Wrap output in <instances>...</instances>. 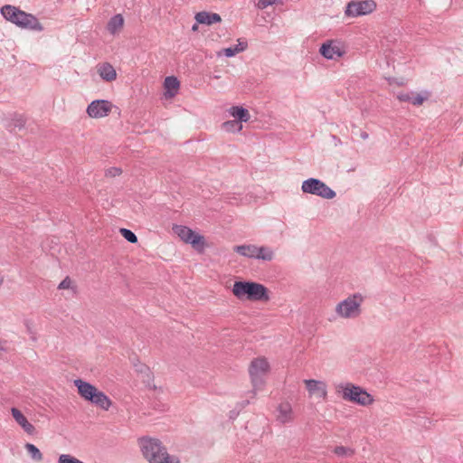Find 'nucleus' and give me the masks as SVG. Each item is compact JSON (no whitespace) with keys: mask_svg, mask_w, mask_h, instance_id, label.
<instances>
[{"mask_svg":"<svg viewBox=\"0 0 463 463\" xmlns=\"http://www.w3.org/2000/svg\"><path fill=\"white\" fill-rule=\"evenodd\" d=\"M137 443L143 457L149 463H180L178 458L170 455L157 439L142 437Z\"/></svg>","mask_w":463,"mask_h":463,"instance_id":"f257e3e1","label":"nucleus"},{"mask_svg":"<svg viewBox=\"0 0 463 463\" xmlns=\"http://www.w3.org/2000/svg\"><path fill=\"white\" fill-rule=\"evenodd\" d=\"M232 292L241 301L269 300V289L264 285L253 281H235Z\"/></svg>","mask_w":463,"mask_h":463,"instance_id":"f03ea898","label":"nucleus"},{"mask_svg":"<svg viewBox=\"0 0 463 463\" xmlns=\"http://www.w3.org/2000/svg\"><path fill=\"white\" fill-rule=\"evenodd\" d=\"M1 14L10 23L22 29L41 32L43 26L33 14H28L19 8L6 5L1 8Z\"/></svg>","mask_w":463,"mask_h":463,"instance_id":"7ed1b4c3","label":"nucleus"},{"mask_svg":"<svg viewBox=\"0 0 463 463\" xmlns=\"http://www.w3.org/2000/svg\"><path fill=\"white\" fill-rule=\"evenodd\" d=\"M79 395L87 402H91L104 411H109L112 405V401L102 391L99 390L93 384L81 379L73 381Z\"/></svg>","mask_w":463,"mask_h":463,"instance_id":"20e7f679","label":"nucleus"},{"mask_svg":"<svg viewBox=\"0 0 463 463\" xmlns=\"http://www.w3.org/2000/svg\"><path fill=\"white\" fill-rule=\"evenodd\" d=\"M335 393L344 401L358 404L360 406H370L374 402L373 395L359 385L352 383H342L335 386Z\"/></svg>","mask_w":463,"mask_h":463,"instance_id":"39448f33","label":"nucleus"},{"mask_svg":"<svg viewBox=\"0 0 463 463\" xmlns=\"http://www.w3.org/2000/svg\"><path fill=\"white\" fill-rule=\"evenodd\" d=\"M270 371L271 365L267 357L258 356L250 361L248 373L254 392L263 390Z\"/></svg>","mask_w":463,"mask_h":463,"instance_id":"423d86ee","label":"nucleus"},{"mask_svg":"<svg viewBox=\"0 0 463 463\" xmlns=\"http://www.w3.org/2000/svg\"><path fill=\"white\" fill-rule=\"evenodd\" d=\"M364 297L361 293H354L338 302L335 307V313L342 319H354L362 314V305Z\"/></svg>","mask_w":463,"mask_h":463,"instance_id":"0eeeda50","label":"nucleus"},{"mask_svg":"<svg viewBox=\"0 0 463 463\" xmlns=\"http://www.w3.org/2000/svg\"><path fill=\"white\" fill-rule=\"evenodd\" d=\"M173 232L184 243L190 244L198 252L207 247L205 238L184 225H174Z\"/></svg>","mask_w":463,"mask_h":463,"instance_id":"6e6552de","label":"nucleus"},{"mask_svg":"<svg viewBox=\"0 0 463 463\" xmlns=\"http://www.w3.org/2000/svg\"><path fill=\"white\" fill-rule=\"evenodd\" d=\"M301 189L303 193L315 194L325 199H333L335 196V193L329 186L316 178L305 180L302 183Z\"/></svg>","mask_w":463,"mask_h":463,"instance_id":"1a4fd4ad","label":"nucleus"},{"mask_svg":"<svg viewBox=\"0 0 463 463\" xmlns=\"http://www.w3.org/2000/svg\"><path fill=\"white\" fill-rule=\"evenodd\" d=\"M115 106L108 99H95L91 101L87 109V115L93 119H99L108 117Z\"/></svg>","mask_w":463,"mask_h":463,"instance_id":"9d476101","label":"nucleus"},{"mask_svg":"<svg viewBox=\"0 0 463 463\" xmlns=\"http://www.w3.org/2000/svg\"><path fill=\"white\" fill-rule=\"evenodd\" d=\"M308 398L326 402L328 397L327 384L326 382L316 379H305L303 381Z\"/></svg>","mask_w":463,"mask_h":463,"instance_id":"9b49d317","label":"nucleus"},{"mask_svg":"<svg viewBox=\"0 0 463 463\" xmlns=\"http://www.w3.org/2000/svg\"><path fill=\"white\" fill-rule=\"evenodd\" d=\"M345 52V44L339 40H328L319 49V53L327 60H337L342 58Z\"/></svg>","mask_w":463,"mask_h":463,"instance_id":"f8f14e48","label":"nucleus"},{"mask_svg":"<svg viewBox=\"0 0 463 463\" xmlns=\"http://www.w3.org/2000/svg\"><path fill=\"white\" fill-rule=\"evenodd\" d=\"M376 9V3L373 0L352 1L345 8V15L348 17H358L373 13Z\"/></svg>","mask_w":463,"mask_h":463,"instance_id":"ddd939ff","label":"nucleus"},{"mask_svg":"<svg viewBox=\"0 0 463 463\" xmlns=\"http://www.w3.org/2000/svg\"><path fill=\"white\" fill-rule=\"evenodd\" d=\"M10 411L14 421L25 433L28 435H33L35 433V427L27 420L26 416L19 409L13 407Z\"/></svg>","mask_w":463,"mask_h":463,"instance_id":"4468645a","label":"nucleus"},{"mask_svg":"<svg viewBox=\"0 0 463 463\" xmlns=\"http://www.w3.org/2000/svg\"><path fill=\"white\" fill-rule=\"evenodd\" d=\"M164 98L165 99H172L175 98L180 89V81L175 76H167L163 83Z\"/></svg>","mask_w":463,"mask_h":463,"instance_id":"2eb2a0df","label":"nucleus"},{"mask_svg":"<svg viewBox=\"0 0 463 463\" xmlns=\"http://www.w3.org/2000/svg\"><path fill=\"white\" fill-rule=\"evenodd\" d=\"M276 419L282 424H286L294 420V411L288 402L279 404L277 408Z\"/></svg>","mask_w":463,"mask_h":463,"instance_id":"dca6fc26","label":"nucleus"},{"mask_svg":"<svg viewBox=\"0 0 463 463\" xmlns=\"http://www.w3.org/2000/svg\"><path fill=\"white\" fill-rule=\"evenodd\" d=\"M99 76L107 82H112L117 79V71L109 62H100L96 66Z\"/></svg>","mask_w":463,"mask_h":463,"instance_id":"f3484780","label":"nucleus"},{"mask_svg":"<svg viewBox=\"0 0 463 463\" xmlns=\"http://www.w3.org/2000/svg\"><path fill=\"white\" fill-rule=\"evenodd\" d=\"M124 24L125 20L123 15L118 14L109 19L107 24V30L112 35L118 34L123 29Z\"/></svg>","mask_w":463,"mask_h":463,"instance_id":"a211bd4d","label":"nucleus"},{"mask_svg":"<svg viewBox=\"0 0 463 463\" xmlns=\"http://www.w3.org/2000/svg\"><path fill=\"white\" fill-rule=\"evenodd\" d=\"M197 24L211 25L213 24L220 23L221 16L215 13L199 12L195 14Z\"/></svg>","mask_w":463,"mask_h":463,"instance_id":"6ab92c4d","label":"nucleus"},{"mask_svg":"<svg viewBox=\"0 0 463 463\" xmlns=\"http://www.w3.org/2000/svg\"><path fill=\"white\" fill-rule=\"evenodd\" d=\"M248 47V43L246 41L238 39L237 44L232 47L224 48L222 51L217 52L218 56L225 55L226 57H233L236 54L242 52Z\"/></svg>","mask_w":463,"mask_h":463,"instance_id":"aec40b11","label":"nucleus"},{"mask_svg":"<svg viewBox=\"0 0 463 463\" xmlns=\"http://www.w3.org/2000/svg\"><path fill=\"white\" fill-rule=\"evenodd\" d=\"M233 250L238 254L250 258L257 259V245L254 244H243L233 247Z\"/></svg>","mask_w":463,"mask_h":463,"instance_id":"412c9836","label":"nucleus"},{"mask_svg":"<svg viewBox=\"0 0 463 463\" xmlns=\"http://www.w3.org/2000/svg\"><path fill=\"white\" fill-rule=\"evenodd\" d=\"M229 113L232 118H234V119L239 120L241 123L249 121L250 118L249 110L240 106L232 107L229 109Z\"/></svg>","mask_w":463,"mask_h":463,"instance_id":"4be33fe9","label":"nucleus"},{"mask_svg":"<svg viewBox=\"0 0 463 463\" xmlns=\"http://www.w3.org/2000/svg\"><path fill=\"white\" fill-rule=\"evenodd\" d=\"M275 258L274 250L268 246H257V260L271 261Z\"/></svg>","mask_w":463,"mask_h":463,"instance_id":"5701e85b","label":"nucleus"},{"mask_svg":"<svg viewBox=\"0 0 463 463\" xmlns=\"http://www.w3.org/2000/svg\"><path fill=\"white\" fill-rule=\"evenodd\" d=\"M222 128L228 133H237L242 130L243 126L239 120L233 119L222 123Z\"/></svg>","mask_w":463,"mask_h":463,"instance_id":"b1692460","label":"nucleus"},{"mask_svg":"<svg viewBox=\"0 0 463 463\" xmlns=\"http://www.w3.org/2000/svg\"><path fill=\"white\" fill-rule=\"evenodd\" d=\"M430 94L429 91H422L420 93L411 92V103L414 106H421L426 100L429 99Z\"/></svg>","mask_w":463,"mask_h":463,"instance_id":"393cba45","label":"nucleus"},{"mask_svg":"<svg viewBox=\"0 0 463 463\" xmlns=\"http://www.w3.org/2000/svg\"><path fill=\"white\" fill-rule=\"evenodd\" d=\"M333 452L337 457L351 458L354 455L355 450L350 447H345V446L340 445V446L335 447Z\"/></svg>","mask_w":463,"mask_h":463,"instance_id":"a878e982","label":"nucleus"},{"mask_svg":"<svg viewBox=\"0 0 463 463\" xmlns=\"http://www.w3.org/2000/svg\"><path fill=\"white\" fill-rule=\"evenodd\" d=\"M25 449L27 450V452L30 454L31 458L33 460H35L37 462H40V461L43 460V454H42V452L33 444H31V443L25 444Z\"/></svg>","mask_w":463,"mask_h":463,"instance_id":"bb28decb","label":"nucleus"},{"mask_svg":"<svg viewBox=\"0 0 463 463\" xmlns=\"http://www.w3.org/2000/svg\"><path fill=\"white\" fill-rule=\"evenodd\" d=\"M119 232L128 241H129L131 243H136L137 241V237L130 230H128L126 228H121L119 230Z\"/></svg>","mask_w":463,"mask_h":463,"instance_id":"cd10ccee","label":"nucleus"},{"mask_svg":"<svg viewBox=\"0 0 463 463\" xmlns=\"http://www.w3.org/2000/svg\"><path fill=\"white\" fill-rule=\"evenodd\" d=\"M123 173V170L120 167L118 166H111L106 169L105 171V176L109 178H115L119 175H121Z\"/></svg>","mask_w":463,"mask_h":463,"instance_id":"c85d7f7f","label":"nucleus"},{"mask_svg":"<svg viewBox=\"0 0 463 463\" xmlns=\"http://www.w3.org/2000/svg\"><path fill=\"white\" fill-rule=\"evenodd\" d=\"M58 463H84L70 454H61L58 458Z\"/></svg>","mask_w":463,"mask_h":463,"instance_id":"c756f323","label":"nucleus"},{"mask_svg":"<svg viewBox=\"0 0 463 463\" xmlns=\"http://www.w3.org/2000/svg\"><path fill=\"white\" fill-rule=\"evenodd\" d=\"M74 287V282L69 277H66L58 286L59 289H69Z\"/></svg>","mask_w":463,"mask_h":463,"instance_id":"7c9ffc66","label":"nucleus"},{"mask_svg":"<svg viewBox=\"0 0 463 463\" xmlns=\"http://www.w3.org/2000/svg\"><path fill=\"white\" fill-rule=\"evenodd\" d=\"M397 99L400 101L410 102L411 101V93L402 92L397 95Z\"/></svg>","mask_w":463,"mask_h":463,"instance_id":"2f4dec72","label":"nucleus"},{"mask_svg":"<svg viewBox=\"0 0 463 463\" xmlns=\"http://www.w3.org/2000/svg\"><path fill=\"white\" fill-rule=\"evenodd\" d=\"M277 0H259L258 7L260 9H264L269 5H273Z\"/></svg>","mask_w":463,"mask_h":463,"instance_id":"473e14b6","label":"nucleus"},{"mask_svg":"<svg viewBox=\"0 0 463 463\" xmlns=\"http://www.w3.org/2000/svg\"><path fill=\"white\" fill-rule=\"evenodd\" d=\"M192 30L193 31H197L198 30V25L197 24H194L193 27H192Z\"/></svg>","mask_w":463,"mask_h":463,"instance_id":"72a5a7b5","label":"nucleus"},{"mask_svg":"<svg viewBox=\"0 0 463 463\" xmlns=\"http://www.w3.org/2000/svg\"><path fill=\"white\" fill-rule=\"evenodd\" d=\"M3 283V279L0 277V286L2 285Z\"/></svg>","mask_w":463,"mask_h":463,"instance_id":"f704fd0d","label":"nucleus"},{"mask_svg":"<svg viewBox=\"0 0 463 463\" xmlns=\"http://www.w3.org/2000/svg\"><path fill=\"white\" fill-rule=\"evenodd\" d=\"M0 350H3L2 342L0 341Z\"/></svg>","mask_w":463,"mask_h":463,"instance_id":"c9c22d12","label":"nucleus"}]
</instances>
